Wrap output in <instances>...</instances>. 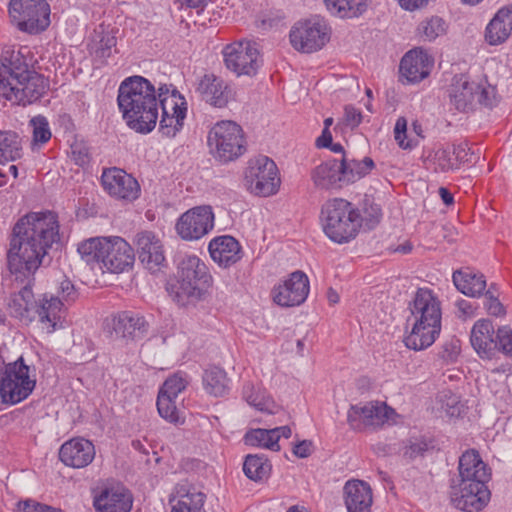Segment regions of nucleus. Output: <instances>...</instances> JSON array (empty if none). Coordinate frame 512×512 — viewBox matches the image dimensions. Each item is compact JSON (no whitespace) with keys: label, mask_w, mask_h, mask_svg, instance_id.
I'll list each match as a JSON object with an SVG mask.
<instances>
[{"label":"nucleus","mask_w":512,"mask_h":512,"mask_svg":"<svg viewBox=\"0 0 512 512\" xmlns=\"http://www.w3.org/2000/svg\"><path fill=\"white\" fill-rule=\"evenodd\" d=\"M450 149L452 151L455 162L458 164V167L462 163L471 162L473 153L471 152L467 142L453 144Z\"/></svg>","instance_id":"nucleus-58"},{"label":"nucleus","mask_w":512,"mask_h":512,"mask_svg":"<svg viewBox=\"0 0 512 512\" xmlns=\"http://www.w3.org/2000/svg\"><path fill=\"white\" fill-rule=\"evenodd\" d=\"M72 159L80 167H85L90 163L91 156L87 147L82 144L72 146Z\"/></svg>","instance_id":"nucleus-60"},{"label":"nucleus","mask_w":512,"mask_h":512,"mask_svg":"<svg viewBox=\"0 0 512 512\" xmlns=\"http://www.w3.org/2000/svg\"><path fill=\"white\" fill-rule=\"evenodd\" d=\"M18 512H62L60 509L38 503L34 500H26L18 504Z\"/></svg>","instance_id":"nucleus-59"},{"label":"nucleus","mask_w":512,"mask_h":512,"mask_svg":"<svg viewBox=\"0 0 512 512\" xmlns=\"http://www.w3.org/2000/svg\"><path fill=\"white\" fill-rule=\"evenodd\" d=\"M434 448L433 441L424 437H410L403 442V456L408 460H415L424 457L425 454Z\"/></svg>","instance_id":"nucleus-46"},{"label":"nucleus","mask_w":512,"mask_h":512,"mask_svg":"<svg viewBox=\"0 0 512 512\" xmlns=\"http://www.w3.org/2000/svg\"><path fill=\"white\" fill-rule=\"evenodd\" d=\"M16 280L21 277L27 279L26 284L15 293H12L8 301V311L12 317L19 319L24 323H29L36 316L37 302L31 288L32 275L15 274Z\"/></svg>","instance_id":"nucleus-24"},{"label":"nucleus","mask_w":512,"mask_h":512,"mask_svg":"<svg viewBox=\"0 0 512 512\" xmlns=\"http://www.w3.org/2000/svg\"><path fill=\"white\" fill-rule=\"evenodd\" d=\"M214 227V213L211 206H197L183 213L176 223L178 235L187 241L199 240Z\"/></svg>","instance_id":"nucleus-12"},{"label":"nucleus","mask_w":512,"mask_h":512,"mask_svg":"<svg viewBox=\"0 0 512 512\" xmlns=\"http://www.w3.org/2000/svg\"><path fill=\"white\" fill-rule=\"evenodd\" d=\"M433 61L422 49L408 51L400 62V73L408 83H416L428 77Z\"/></svg>","instance_id":"nucleus-30"},{"label":"nucleus","mask_w":512,"mask_h":512,"mask_svg":"<svg viewBox=\"0 0 512 512\" xmlns=\"http://www.w3.org/2000/svg\"><path fill=\"white\" fill-rule=\"evenodd\" d=\"M149 329L145 317L131 311H124L112 319L110 341L114 349L130 348L132 344L142 340Z\"/></svg>","instance_id":"nucleus-10"},{"label":"nucleus","mask_w":512,"mask_h":512,"mask_svg":"<svg viewBox=\"0 0 512 512\" xmlns=\"http://www.w3.org/2000/svg\"><path fill=\"white\" fill-rule=\"evenodd\" d=\"M178 97L179 92L175 88H173L172 85L163 84L158 88L157 102L159 101L161 107L163 102L162 100L173 98L174 101H177Z\"/></svg>","instance_id":"nucleus-63"},{"label":"nucleus","mask_w":512,"mask_h":512,"mask_svg":"<svg viewBox=\"0 0 512 512\" xmlns=\"http://www.w3.org/2000/svg\"><path fill=\"white\" fill-rule=\"evenodd\" d=\"M394 410L383 402H368L363 406L352 405L347 413V421L353 430L364 427H379L387 422Z\"/></svg>","instance_id":"nucleus-16"},{"label":"nucleus","mask_w":512,"mask_h":512,"mask_svg":"<svg viewBox=\"0 0 512 512\" xmlns=\"http://www.w3.org/2000/svg\"><path fill=\"white\" fill-rule=\"evenodd\" d=\"M452 278L458 291L469 297H478L486 289V280L482 274L457 270L453 273Z\"/></svg>","instance_id":"nucleus-36"},{"label":"nucleus","mask_w":512,"mask_h":512,"mask_svg":"<svg viewBox=\"0 0 512 512\" xmlns=\"http://www.w3.org/2000/svg\"><path fill=\"white\" fill-rule=\"evenodd\" d=\"M225 67L237 76H255L262 64L257 44L241 40L226 45L222 51Z\"/></svg>","instance_id":"nucleus-9"},{"label":"nucleus","mask_w":512,"mask_h":512,"mask_svg":"<svg viewBox=\"0 0 512 512\" xmlns=\"http://www.w3.org/2000/svg\"><path fill=\"white\" fill-rule=\"evenodd\" d=\"M344 119L347 126L355 128L361 123L362 114L355 107L347 105L344 108Z\"/></svg>","instance_id":"nucleus-62"},{"label":"nucleus","mask_w":512,"mask_h":512,"mask_svg":"<svg viewBox=\"0 0 512 512\" xmlns=\"http://www.w3.org/2000/svg\"><path fill=\"white\" fill-rule=\"evenodd\" d=\"M438 400L441 403V409L447 416L455 417L460 415L462 405L456 394L452 393L450 390H445L438 395Z\"/></svg>","instance_id":"nucleus-53"},{"label":"nucleus","mask_w":512,"mask_h":512,"mask_svg":"<svg viewBox=\"0 0 512 512\" xmlns=\"http://www.w3.org/2000/svg\"><path fill=\"white\" fill-rule=\"evenodd\" d=\"M394 138L399 147L405 150H411L418 144V142L414 139L407 140V119L405 117H399L396 120L394 127Z\"/></svg>","instance_id":"nucleus-54"},{"label":"nucleus","mask_w":512,"mask_h":512,"mask_svg":"<svg viewBox=\"0 0 512 512\" xmlns=\"http://www.w3.org/2000/svg\"><path fill=\"white\" fill-rule=\"evenodd\" d=\"M118 106L128 126L140 133L152 131L158 119L155 87L142 76L125 79L118 90Z\"/></svg>","instance_id":"nucleus-2"},{"label":"nucleus","mask_w":512,"mask_h":512,"mask_svg":"<svg viewBox=\"0 0 512 512\" xmlns=\"http://www.w3.org/2000/svg\"><path fill=\"white\" fill-rule=\"evenodd\" d=\"M478 88L479 83L470 81L467 75H455L448 90L451 105L461 112L473 110Z\"/></svg>","instance_id":"nucleus-27"},{"label":"nucleus","mask_w":512,"mask_h":512,"mask_svg":"<svg viewBox=\"0 0 512 512\" xmlns=\"http://www.w3.org/2000/svg\"><path fill=\"white\" fill-rule=\"evenodd\" d=\"M118 29L104 23L99 24L94 28L91 33L87 49L93 60L100 64H106L114 52L117 51V37Z\"/></svg>","instance_id":"nucleus-23"},{"label":"nucleus","mask_w":512,"mask_h":512,"mask_svg":"<svg viewBox=\"0 0 512 512\" xmlns=\"http://www.w3.org/2000/svg\"><path fill=\"white\" fill-rule=\"evenodd\" d=\"M340 160L330 159L311 171L314 186L322 190H336L346 186Z\"/></svg>","instance_id":"nucleus-32"},{"label":"nucleus","mask_w":512,"mask_h":512,"mask_svg":"<svg viewBox=\"0 0 512 512\" xmlns=\"http://www.w3.org/2000/svg\"><path fill=\"white\" fill-rule=\"evenodd\" d=\"M325 234L336 243H345L359 232V212L352 203L342 198L328 200L322 207Z\"/></svg>","instance_id":"nucleus-5"},{"label":"nucleus","mask_w":512,"mask_h":512,"mask_svg":"<svg viewBox=\"0 0 512 512\" xmlns=\"http://www.w3.org/2000/svg\"><path fill=\"white\" fill-rule=\"evenodd\" d=\"M195 92L201 101L214 108H225L234 99L231 85L212 72L204 73L197 79Z\"/></svg>","instance_id":"nucleus-14"},{"label":"nucleus","mask_w":512,"mask_h":512,"mask_svg":"<svg viewBox=\"0 0 512 512\" xmlns=\"http://www.w3.org/2000/svg\"><path fill=\"white\" fill-rule=\"evenodd\" d=\"M211 258L219 266L227 268L237 263L241 257V246L232 236L225 235L212 239L208 246Z\"/></svg>","instance_id":"nucleus-33"},{"label":"nucleus","mask_w":512,"mask_h":512,"mask_svg":"<svg viewBox=\"0 0 512 512\" xmlns=\"http://www.w3.org/2000/svg\"><path fill=\"white\" fill-rule=\"evenodd\" d=\"M409 308L414 323L411 333L404 339L405 346L415 351L426 349L441 332V302L432 290L419 288Z\"/></svg>","instance_id":"nucleus-3"},{"label":"nucleus","mask_w":512,"mask_h":512,"mask_svg":"<svg viewBox=\"0 0 512 512\" xmlns=\"http://www.w3.org/2000/svg\"><path fill=\"white\" fill-rule=\"evenodd\" d=\"M343 492L347 512H371L373 496L368 483L358 479L349 480Z\"/></svg>","instance_id":"nucleus-31"},{"label":"nucleus","mask_w":512,"mask_h":512,"mask_svg":"<svg viewBox=\"0 0 512 512\" xmlns=\"http://www.w3.org/2000/svg\"><path fill=\"white\" fill-rule=\"evenodd\" d=\"M498 103L496 88L492 85H481L477 89L476 104L492 108Z\"/></svg>","instance_id":"nucleus-55"},{"label":"nucleus","mask_w":512,"mask_h":512,"mask_svg":"<svg viewBox=\"0 0 512 512\" xmlns=\"http://www.w3.org/2000/svg\"><path fill=\"white\" fill-rule=\"evenodd\" d=\"M329 40L325 24L306 20L296 23L290 31L292 46L301 52L311 53L321 49Z\"/></svg>","instance_id":"nucleus-15"},{"label":"nucleus","mask_w":512,"mask_h":512,"mask_svg":"<svg viewBox=\"0 0 512 512\" xmlns=\"http://www.w3.org/2000/svg\"><path fill=\"white\" fill-rule=\"evenodd\" d=\"M343 179H345L346 185L352 184L361 178L368 175L375 167V163L372 158L365 157L362 160L349 159L347 156H343L340 159Z\"/></svg>","instance_id":"nucleus-40"},{"label":"nucleus","mask_w":512,"mask_h":512,"mask_svg":"<svg viewBox=\"0 0 512 512\" xmlns=\"http://www.w3.org/2000/svg\"><path fill=\"white\" fill-rule=\"evenodd\" d=\"M102 264L112 273H121L131 268L135 253L131 245L121 237L107 238Z\"/></svg>","instance_id":"nucleus-22"},{"label":"nucleus","mask_w":512,"mask_h":512,"mask_svg":"<svg viewBox=\"0 0 512 512\" xmlns=\"http://www.w3.org/2000/svg\"><path fill=\"white\" fill-rule=\"evenodd\" d=\"M33 129V143L44 144L51 138V131L46 117L38 115L30 120Z\"/></svg>","instance_id":"nucleus-52"},{"label":"nucleus","mask_w":512,"mask_h":512,"mask_svg":"<svg viewBox=\"0 0 512 512\" xmlns=\"http://www.w3.org/2000/svg\"><path fill=\"white\" fill-rule=\"evenodd\" d=\"M131 491L120 483L105 485L94 496L98 512H130L133 506Z\"/></svg>","instance_id":"nucleus-19"},{"label":"nucleus","mask_w":512,"mask_h":512,"mask_svg":"<svg viewBox=\"0 0 512 512\" xmlns=\"http://www.w3.org/2000/svg\"><path fill=\"white\" fill-rule=\"evenodd\" d=\"M134 243L140 262L150 271H159L165 266V254L162 241L152 231H141L136 234Z\"/></svg>","instance_id":"nucleus-21"},{"label":"nucleus","mask_w":512,"mask_h":512,"mask_svg":"<svg viewBox=\"0 0 512 512\" xmlns=\"http://www.w3.org/2000/svg\"><path fill=\"white\" fill-rule=\"evenodd\" d=\"M494 327L489 320L477 321L471 331V344L476 352H492L497 348Z\"/></svg>","instance_id":"nucleus-38"},{"label":"nucleus","mask_w":512,"mask_h":512,"mask_svg":"<svg viewBox=\"0 0 512 512\" xmlns=\"http://www.w3.org/2000/svg\"><path fill=\"white\" fill-rule=\"evenodd\" d=\"M17 64L13 103L26 106L38 101L46 93L49 88V81L42 74L29 67L22 52H20V59Z\"/></svg>","instance_id":"nucleus-11"},{"label":"nucleus","mask_w":512,"mask_h":512,"mask_svg":"<svg viewBox=\"0 0 512 512\" xmlns=\"http://www.w3.org/2000/svg\"><path fill=\"white\" fill-rule=\"evenodd\" d=\"M418 31L425 40L432 41L445 33V22L442 18L434 16L421 22Z\"/></svg>","instance_id":"nucleus-49"},{"label":"nucleus","mask_w":512,"mask_h":512,"mask_svg":"<svg viewBox=\"0 0 512 512\" xmlns=\"http://www.w3.org/2000/svg\"><path fill=\"white\" fill-rule=\"evenodd\" d=\"M485 297H486L485 307L490 315L496 316V317L505 315L504 306L496 297H494V295L492 294V292L490 290L486 291Z\"/></svg>","instance_id":"nucleus-61"},{"label":"nucleus","mask_w":512,"mask_h":512,"mask_svg":"<svg viewBox=\"0 0 512 512\" xmlns=\"http://www.w3.org/2000/svg\"><path fill=\"white\" fill-rule=\"evenodd\" d=\"M491 478L490 468L481 459L477 450L471 449L464 452L458 463V476L450 482H469L481 488L487 485Z\"/></svg>","instance_id":"nucleus-20"},{"label":"nucleus","mask_w":512,"mask_h":512,"mask_svg":"<svg viewBox=\"0 0 512 512\" xmlns=\"http://www.w3.org/2000/svg\"><path fill=\"white\" fill-rule=\"evenodd\" d=\"M207 143L211 154L221 162L232 161L245 152L243 130L229 120L217 122L210 129Z\"/></svg>","instance_id":"nucleus-6"},{"label":"nucleus","mask_w":512,"mask_h":512,"mask_svg":"<svg viewBox=\"0 0 512 512\" xmlns=\"http://www.w3.org/2000/svg\"><path fill=\"white\" fill-rule=\"evenodd\" d=\"M162 116L160 119V130L168 138L174 137L183 127L186 116V107L178 101L171 99L162 100Z\"/></svg>","instance_id":"nucleus-34"},{"label":"nucleus","mask_w":512,"mask_h":512,"mask_svg":"<svg viewBox=\"0 0 512 512\" xmlns=\"http://www.w3.org/2000/svg\"><path fill=\"white\" fill-rule=\"evenodd\" d=\"M9 14L20 30L30 34L44 31L50 24V6L46 0H10Z\"/></svg>","instance_id":"nucleus-7"},{"label":"nucleus","mask_w":512,"mask_h":512,"mask_svg":"<svg viewBox=\"0 0 512 512\" xmlns=\"http://www.w3.org/2000/svg\"><path fill=\"white\" fill-rule=\"evenodd\" d=\"M465 482H450L449 498L451 504L464 512H479L490 500L487 485L481 488Z\"/></svg>","instance_id":"nucleus-13"},{"label":"nucleus","mask_w":512,"mask_h":512,"mask_svg":"<svg viewBox=\"0 0 512 512\" xmlns=\"http://www.w3.org/2000/svg\"><path fill=\"white\" fill-rule=\"evenodd\" d=\"M512 31V6L500 9L486 27L485 39L490 45L503 43Z\"/></svg>","instance_id":"nucleus-35"},{"label":"nucleus","mask_w":512,"mask_h":512,"mask_svg":"<svg viewBox=\"0 0 512 512\" xmlns=\"http://www.w3.org/2000/svg\"><path fill=\"white\" fill-rule=\"evenodd\" d=\"M57 293V296L64 303V307L74 303L79 296L74 284L67 278L60 282Z\"/></svg>","instance_id":"nucleus-56"},{"label":"nucleus","mask_w":512,"mask_h":512,"mask_svg":"<svg viewBox=\"0 0 512 512\" xmlns=\"http://www.w3.org/2000/svg\"><path fill=\"white\" fill-rule=\"evenodd\" d=\"M21 50L14 47H5L0 58V102L10 101L13 103L15 94V81L17 76Z\"/></svg>","instance_id":"nucleus-25"},{"label":"nucleus","mask_w":512,"mask_h":512,"mask_svg":"<svg viewBox=\"0 0 512 512\" xmlns=\"http://www.w3.org/2000/svg\"><path fill=\"white\" fill-rule=\"evenodd\" d=\"M206 495L188 482L177 484L170 498L171 512H206Z\"/></svg>","instance_id":"nucleus-29"},{"label":"nucleus","mask_w":512,"mask_h":512,"mask_svg":"<svg viewBox=\"0 0 512 512\" xmlns=\"http://www.w3.org/2000/svg\"><path fill=\"white\" fill-rule=\"evenodd\" d=\"M21 150V139L16 132L0 131V164L20 158Z\"/></svg>","instance_id":"nucleus-43"},{"label":"nucleus","mask_w":512,"mask_h":512,"mask_svg":"<svg viewBox=\"0 0 512 512\" xmlns=\"http://www.w3.org/2000/svg\"><path fill=\"white\" fill-rule=\"evenodd\" d=\"M244 180L247 189L257 196H271L280 186L278 168L267 156H259L248 162Z\"/></svg>","instance_id":"nucleus-8"},{"label":"nucleus","mask_w":512,"mask_h":512,"mask_svg":"<svg viewBox=\"0 0 512 512\" xmlns=\"http://www.w3.org/2000/svg\"><path fill=\"white\" fill-rule=\"evenodd\" d=\"M270 470L271 465L264 454H249L246 456L243 471L249 479L260 481L269 475Z\"/></svg>","instance_id":"nucleus-44"},{"label":"nucleus","mask_w":512,"mask_h":512,"mask_svg":"<svg viewBox=\"0 0 512 512\" xmlns=\"http://www.w3.org/2000/svg\"><path fill=\"white\" fill-rule=\"evenodd\" d=\"M327 10L342 19L361 16L370 4V0H324Z\"/></svg>","instance_id":"nucleus-37"},{"label":"nucleus","mask_w":512,"mask_h":512,"mask_svg":"<svg viewBox=\"0 0 512 512\" xmlns=\"http://www.w3.org/2000/svg\"><path fill=\"white\" fill-rule=\"evenodd\" d=\"M188 381L186 377L181 373L177 372L163 383L159 390V394H163L172 398H177L187 386Z\"/></svg>","instance_id":"nucleus-51"},{"label":"nucleus","mask_w":512,"mask_h":512,"mask_svg":"<svg viewBox=\"0 0 512 512\" xmlns=\"http://www.w3.org/2000/svg\"><path fill=\"white\" fill-rule=\"evenodd\" d=\"M496 342L499 352H512V329L509 326L498 328Z\"/></svg>","instance_id":"nucleus-57"},{"label":"nucleus","mask_w":512,"mask_h":512,"mask_svg":"<svg viewBox=\"0 0 512 512\" xmlns=\"http://www.w3.org/2000/svg\"><path fill=\"white\" fill-rule=\"evenodd\" d=\"M59 221L55 213L31 212L14 225L7 252L12 274L33 275L41 266L48 250L59 243Z\"/></svg>","instance_id":"nucleus-1"},{"label":"nucleus","mask_w":512,"mask_h":512,"mask_svg":"<svg viewBox=\"0 0 512 512\" xmlns=\"http://www.w3.org/2000/svg\"><path fill=\"white\" fill-rule=\"evenodd\" d=\"M203 387L205 391L215 397H222L228 392V382L226 372L215 365H211L204 370Z\"/></svg>","instance_id":"nucleus-39"},{"label":"nucleus","mask_w":512,"mask_h":512,"mask_svg":"<svg viewBox=\"0 0 512 512\" xmlns=\"http://www.w3.org/2000/svg\"><path fill=\"white\" fill-rule=\"evenodd\" d=\"M275 439L274 435H272V429H252L244 436L247 445L279 451L280 446L276 443Z\"/></svg>","instance_id":"nucleus-47"},{"label":"nucleus","mask_w":512,"mask_h":512,"mask_svg":"<svg viewBox=\"0 0 512 512\" xmlns=\"http://www.w3.org/2000/svg\"><path fill=\"white\" fill-rule=\"evenodd\" d=\"M211 280L208 268L200 258L187 256L180 261L175 279L167 283L166 290L178 306L196 305L205 299Z\"/></svg>","instance_id":"nucleus-4"},{"label":"nucleus","mask_w":512,"mask_h":512,"mask_svg":"<svg viewBox=\"0 0 512 512\" xmlns=\"http://www.w3.org/2000/svg\"><path fill=\"white\" fill-rule=\"evenodd\" d=\"M435 172L447 173L458 169L450 147L441 148L435 151L433 158L430 160Z\"/></svg>","instance_id":"nucleus-48"},{"label":"nucleus","mask_w":512,"mask_h":512,"mask_svg":"<svg viewBox=\"0 0 512 512\" xmlns=\"http://www.w3.org/2000/svg\"><path fill=\"white\" fill-rule=\"evenodd\" d=\"M242 395L249 405L261 412L273 414L276 413L278 409L273 399L267 395L265 391L256 388L251 382H247L243 385Z\"/></svg>","instance_id":"nucleus-41"},{"label":"nucleus","mask_w":512,"mask_h":512,"mask_svg":"<svg viewBox=\"0 0 512 512\" xmlns=\"http://www.w3.org/2000/svg\"><path fill=\"white\" fill-rule=\"evenodd\" d=\"M357 210L360 218L359 229L364 227L365 229L371 230L380 223L382 209L372 196L365 195L360 204V208Z\"/></svg>","instance_id":"nucleus-42"},{"label":"nucleus","mask_w":512,"mask_h":512,"mask_svg":"<svg viewBox=\"0 0 512 512\" xmlns=\"http://www.w3.org/2000/svg\"><path fill=\"white\" fill-rule=\"evenodd\" d=\"M36 315H38L42 330L53 333L64 328L66 307L58 296L51 295L48 298L45 295L39 305L37 304Z\"/></svg>","instance_id":"nucleus-28"},{"label":"nucleus","mask_w":512,"mask_h":512,"mask_svg":"<svg viewBox=\"0 0 512 512\" xmlns=\"http://www.w3.org/2000/svg\"><path fill=\"white\" fill-rule=\"evenodd\" d=\"M309 279L300 270L292 272L283 284L273 289V300L282 307L301 305L309 294Z\"/></svg>","instance_id":"nucleus-17"},{"label":"nucleus","mask_w":512,"mask_h":512,"mask_svg":"<svg viewBox=\"0 0 512 512\" xmlns=\"http://www.w3.org/2000/svg\"><path fill=\"white\" fill-rule=\"evenodd\" d=\"M157 410L159 415L165 420L171 423L179 421V412L175 405V398L158 393Z\"/></svg>","instance_id":"nucleus-50"},{"label":"nucleus","mask_w":512,"mask_h":512,"mask_svg":"<svg viewBox=\"0 0 512 512\" xmlns=\"http://www.w3.org/2000/svg\"><path fill=\"white\" fill-rule=\"evenodd\" d=\"M95 457V447L84 438L71 439L60 447L59 458L64 465L72 468H84Z\"/></svg>","instance_id":"nucleus-26"},{"label":"nucleus","mask_w":512,"mask_h":512,"mask_svg":"<svg viewBox=\"0 0 512 512\" xmlns=\"http://www.w3.org/2000/svg\"><path fill=\"white\" fill-rule=\"evenodd\" d=\"M312 442L303 440L298 442L293 448V454L299 458H307L312 453Z\"/></svg>","instance_id":"nucleus-64"},{"label":"nucleus","mask_w":512,"mask_h":512,"mask_svg":"<svg viewBox=\"0 0 512 512\" xmlns=\"http://www.w3.org/2000/svg\"><path fill=\"white\" fill-rule=\"evenodd\" d=\"M104 190L114 198L132 202L140 195L138 181L119 168L105 170L101 177Z\"/></svg>","instance_id":"nucleus-18"},{"label":"nucleus","mask_w":512,"mask_h":512,"mask_svg":"<svg viewBox=\"0 0 512 512\" xmlns=\"http://www.w3.org/2000/svg\"><path fill=\"white\" fill-rule=\"evenodd\" d=\"M107 238H91L78 245V252L87 264L102 263Z\"/></svg>","instance_id":"nucleus-45"}]
</instances>
